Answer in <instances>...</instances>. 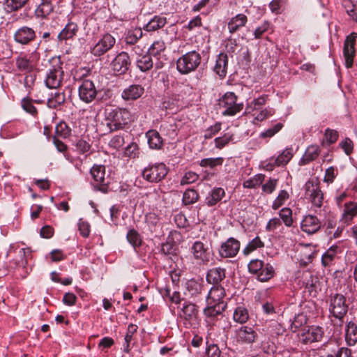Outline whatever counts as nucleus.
<instances>
[{
    "instance_id": "46",
    "label": "nucleus",
    "mask_w": 357,
    "mask_h": 357,
    "mask_svg": "<svg viewBox=\"0 0 357 357\" xmlns=\"http://www.w3.org/2000/svg\"><path fill=\"white\" fill-rule=\"evenodd\" d=\"M248 312L243 306H238L234 310L233 319L236 322L244 324L248 320Z\"/></svg>"
},
{
    "instance_id": "33",
    "label": "nucleus",
    "mask_w": 357,
    "mask_h": 357,
    "mask_svg": "<svg viewBox=\"0 0 357 357\" xmlns=\"http://www.w3.org/2000/svg\"><path fill=\"white\" fill-rule=\"evenodd\" d=\"M53 10L54 5L52 1L41 0V3L35 10V15L37 17L45 18L52 13Z\"/></svg>"
},
{
    "instance_id": "16",
    "label": "nucleus",
    "mask_w": 357,
    "mask_h": 357,
    "mask_svg": "<svg viewBox=\"0 0 357 357\" xmlns=\"http://www.w3.org/2000/svg\"><path fill=\"white\" fill-rule=\"evenodd\" d=\"M357 38L356 33H351L347 36L344 44L343 54L345 59V66L350 68L353 66L354 57L355 55L354 45Z\"/></svg>"
},
{
    "instance_id": "45",
    "label": "nucleus",
    "mask_w": 357,
    "mask_h": 357,
    "mask_svg": "<svg viewBox=\"0 0 357 357\" xmlns=\"http://www.w3.org/2000/svg\"><path fill=\"white\" fill-rule=\"evenodd\" d=\"M71 135V128L64 121H61L55 127V135L57 137L66 139Z\"/></svg>"
},
{
    "instance_id": "56",
    "label": "nucleus",
    "mask_w": 357,
    "mask_h": 357,
    "mask_svg": "<svg viewBox=\"0 0 357 357\" xmlns=\"http://www.w3.org/2000/svg\"><path fill=\"white\" fill-rule=\"evenodd\" d=\"M307 317L303 314H298L296 315L291 324V330L296 332L297 329L307 323Z\"/></svg>"
},
{
    "instance_id": "19",
    "label": "nucleus",
    "mask_w": 357,
    "mask_h": 357,
    "mask_svg": "<svg viewBox=\"0 0 357 357\" xmlns=\"http://www.w3.org/2000/svg\"><path fill=\"white\" fill-rule=\"evenodd\" d=\"M144 93V86L141 84H133L123 90L121 98L126 101H134L141 98Z\"/></svg>"
},
{
    "instance_id": "62",
    "label": "nucleus",
    "mask_w": 357,
    "mask_h": 357,
    "mask_svg": "<svg viewBox=\"0 0 357 357\" xmlns=\"http://www.w3.org/2000/svg\"><path fill=\"white\" fill-rule=\"evenodd\" d=\"M186 289L192 294H197L201 292L202 285L195 280H190L186 282Z\"/></svg>"
},
{
    "instance_id": "63",
    "label": "nucleus",
    "mask_w": 357,
    "mask_h": 357,
    "mask_svg": "<svg viewBox=\"0 0 357 357\" xmlns=\"http://www.w3.org/2000/svg\"><path fill=\"white\" fill-rule=\"evenodd\" d=\"M338 132L335 130L327 128L325 130L324 139L328 144H334L338 139Z\"/></svg>"
},
{
    "instance_id": "27",
    "label": "nucleus",
    "mask_w": 357,
    "mask_h": 357,
    "mask_svg": "<svg viewBox=\"0 0 357 357\" xmlns=\"http://www.w3.org/2000/svg\"><path fill=\"white\" fill-rule=\"evenodd\" d=\"M228 66V56L226 54L220 53L218 54L215 64L213 68L214 72L221 78H224L227 75Z\"/></svg>"
},
{
    "instance_id": "40",
    "label": "nucleus",
    "mask_w": 357,
    "mask_h": 357,
    "mask_svg": "<svg viewBox=\"0 0 357 357\" xmlns=\"http://www.w3.org/2000/svg\"><path fill=\"white\" fill-rule=\"evenodd\" d=\"M143 36L142 29L137 27L128 31L125 42L126 45H134Z\"/></svg>"
},
{
    "instance_id": "53",
    "label": "nucleus",
    "mask_w": 357,
    "mask_h": 357,
    "mask_svg": "<svg viewBox=\"0 0 357 357\" xmlns=\"http://www.w3.org/2000/svg\"><path fill=\"white\" fill-rule=\"evenodd\" d=\"M199 174L197 173L188 171L185 172L180 181L181 185H189L195 183L199 179Z\"/></svg>"
},
{
    "instance_id": "64",
    "label": "nucleus",
    "mask_w": 357,
    "mask_h": 357,
    "mask_svg": "<svg viewBox=\"0 0 357 357\" xmlns=\"http://www.w3.org/2000/svg\"><path fill=\"white\" fill-rule=\"evenodd\" d=\"M351 350L347 347H337V350L335 354H328V357H352Z\"/></svg>"
},
{
    "instance_id": "57",
    "label": "nucleus",
    "mask_w": 357,
    "mask_h": 357,
    "mask_svg": "<svg viewBox=\"0 0 357 357\" xmlns=\"http://www.w3.org/2000/svg\"><path fill=\"white\" fill-rule=\"evenodd\" d=\"M282 127L283 124L282 123H277L272 128H268L265 131L261 132L259 137L261 138L272 137L278 133Z\"/></svg>"
},
{
    "instance_id": "6",
    "label": "nucleus",
    "mask_w": 357,
    "mask_h": 357,
    "mask_svg": "<svg viewBox=\"0 0 357 357\" xmlns=\"http://www.w3.org/2000/svg\"><path fill=\"white\" fill-rule=\"evenodd\" d=\"M168 171V168L164 163H155L146 167L142 172V176L149 182L158 183L166 177Z\"/></svg>"
},
{
    "instance_id": "37",
    "label": "nucleus",
    "mask_w": 357,
    "mask_h": 357,
    "mask_svg": "<svg viewBox=\"0 0 357 357\" xmlns=\"http://www.w3.org/2000/svg\"><path fill=\"white\" fill-rule=\"evenodd\" d=\"M29 0H3V6L6 13L15 12L23 8Z\"/></svg>"
},
{
    "instance_id": "21",
    "label": "nucleus",
    "mask_w": 357,
    "mask_h": 357,
    "mask_svg": "<svg viewBox=\"0 0 357 357\" xmlns=\"http://www.w3.org/2000/svg\"><path fill=\"white\" fill-rule=\"evenodd\" d=\"M225 196V191L220 187H214L204 199V204L208 207L215 206Z\"/></svg>"
},
{
    "instance_id": "44",
    "label": "nucleus",
    "mask_w": 357,
    "mask_h": 357,
    "mask_svg": "<svg viewBox=\"0 0 357 357\" xmlns=\"http://www.w3.org/2000/svg\"><path fill=\"white\" fill-rule=\"evenodd\" d=\"M215 146L216 148L221 149L227 146L229 143H235L234 135L231 132L225 133L222 136L216 137L214 139Z\"/></svg>"
},
{
    "instance_id": "47",
    "label": "nucleus",
    "mask_w": 357,
    "mask_h": 357,
    "mask_svg": "<svg viewBox=\"0 0 357 357\" xmlns=\"http://www.w3.org/2000/svg\"><path fill=\"white\" fill-rule=\"evenodd\" d=\"M264 246V242L261 240V238L259 236H256L250 242H249L246 247L243 250V253L245 255H248L257 248H263Z\"/></svg>"
},
{
    "instance_id": "7",
    "label": "nucleus",
    "mask_w": 357,
    "mask_h": 357,
    "mask_svg": "<svg viewBox=\"0 0 357 357\" xmlns=\"http://www.w3.org/2000/svg\"><path fill=\"white\" fill-rule=\"evenodd\" d=\"M93 178L92 185L94 190L102 193L108 192L109 178L105 177V167L101 165H94L90 170Z\"/></svg>"
},
{
    "instance_id": "49",
    "label": "nucleus",
    "mask_w": 357,
    "mask_h": 357,
    "mask_svg": "<svg viewBox=\"0 0 357 357\" xmlns=\"http://www.w3.org/2000/svg\"><path fill=\"white\" fill-rule=\"evenodd\" d=\"M33 99L27 96L22 98L21 101V106L26 112L31 114L32 116H36L38 114V110L33 105Z\"/></svg>"
},
{
    "instance_id": "54",
    "label": "nucleus",
    "mask_w": 357,
    "mask_h": 357,
    "mask_svg": "<svg viewBox=\"0 0 357 357\" xmlns=\"http://www.w3.org/2000/svg\"><path fill=\"white\" fill-rule=\"evenodd\" d=\"M289 197V193L286 190H280L278 197L273 202V209L276 210L279 208L281 206H282L284 204L285 201L288 199Z\"/></svg>"
},
{
    "instance_id": "8",
    "label": "nucleus",
    "mask_w": 357,
    "mask_h": 357,
    "mask_svg": "<svg viewBox=\"0 0 357 357\" xmlns=\"http://www.w3.org/2000/svg\"><path fill=\"white\" fill-rule=\"evenodd\" d=\"M323 328L317 326H311L303 328L298 333V340L304 344H310L321 342L324 337Z\"/></svg>"
},
{
    "instance_id": "25",
    "label": "nucleus",
    "mask_w": 357,
    "mask_h": 357,
    "mask_svg": "<svg viewBox=\"0 0 357 357\" xmlns=\"http://www.w3.org/2000/svg\"><path fill=\"white\" fill-rule=\"evenodd\" d=\"M248 22V17L243 13L237 14L231 17L227 24L229 32L231 33H236L241 28L245 26Z\"/></svg>"
},
{
    "instance_id": "5",
    "label": "nucleus",
    "mask_w": 357,
    "mask_h": 357,
    "mask_svg": "<svg viewBox=\"0 0 357 357\" xmlns=\"http://www.w3.org/2000/svg\"><path fill=\"white\" fill-rule=\"evenodd\" d=\"M304 188L305 197L310 200L312 205L316 208H321L324 202V193L318 179L308 180L305 183Z\"/></svg>"
},
{
    "instance_id": "3",
    "label": "nucleus",
    "mask_w": 357,
    "mask_h": 357,
    "mask_svg": "<svg viewBox=\"0 0 357 357\" xmlns=\"http://www.w3.org/2000/svg\"><path fill=\"white\" fill-rule=\"evenodd\" d=\"M238 98L231 91L226 92L220 98V106L223 109V116H233L240 112L244 107L242 102H238Z\"/></svg>"
},
{
    "instance_id": "23",
    "label": "nucleus",
    "mask_w": 357,
    "mask_h": 357,
    "mask_svg": "<svg viewBox=\"0 0 357 357\" xmlns=\"http://www.w3.org/2000/svg\"><path fill=\"white\" fill-rule=\"evenodd\" d=\"M226 277V270L221 267L209 269L206 274V281L209 284L218 285Z\"/></svg>"
},
{
    "instance_id": "31",
    "label": "nucleus",
    "mask_w": 357,
    "mask_h": 357,
    "mask_svg": "<svg viewBox=\"0 0 357 357\" xmlns=\"http://www.w3.org/2000/svg\"><path fill=\"white\" fill-rule=\"evenodd\" d=\"M151 55L149 53L146 54H139L135 60L136 66L142 72H146L151 70L153 66V61Z\"/></svg>"
},
{
    "instance_id": "20",
    "label": "nucleus",
    "mask_w": 357,
    "mask_h": 357,
    "mask_svg": "<svg viewBox=\"0 0 357 357\" xmlns=\"http://www.w3.org/2000/svg\"><path fill=\"white\" fill-rule=\"evenodd\" d=\"M227 307L226 303H217L208 304V306L204 310V314L211 320H218L224 316L222 312Z\"/></svg>"
},
{
    "instance_id": "58",
    "label": "nucleus",
    "mask_w": 357,
    "mask_h": 357,
    "mask_svg": "<svg viewBox=\"0 0 357 357\" xmlns=\"http://www.w3.org/2000/svg\"><path fill=\"white\" fill-rule=\"evenodd\" d=\"M222 161H223V159L222 158H204V159L201 160V161L199 162V165L202 167H209L211 168H213L217 165H221Z\"/></svg>"
},
{
    "instance_id": "61",
    "label": "nucleus",
    "mask_w": 357,
    "mask_h": 357,
    "mask_svg": "<svg viewBox=\"0 0 357 357\" xmlns=\"http://www.w3.org/2000/svg\"><path fill=\"white\" fill-rule=\"evenodd\" d=\"M264 263L263 261L259 259H252L248 264L249 272L253 274H257L264 267Z\"/></svg>"
},
{
    "instance_id": "9",
    "label": "nucleus",
    "mask_w": 357,
    "mask_h": 357,
    "mask_svg": "<svg viewBox=\"0 0 357 357\" xmlns=\"http://www.w3.org/2000/svg\"><path fill=\"white\" fill-rule=\"evenodd\" d=\"M78 95L79 99L85 103H91L96 99L98 91L95 84L90 79L82 80L78 87Z\"/></svg>"
},
{
    "instance_id": "35",
    "label": "nucleus",
    "mask_w": 357,
    "mask_h": 357,
    "mask_svg": "<svg viewBox=\"0 0 357 357\" xmlns=\"http://www.w3.org/2000/svg\"><path fill=\"white\" fill-rule=\"evenodd\" d=\"M15 65L17 68L22 72H31L33 70L34 66L30 59L26 55L20 54L15 59Z\"/></svg>"
},
{
    "instance_id": "26",
    "label": "nucleus",
    "mask_w": 357,
    "mask_h": 357,
    "mask_svg": "<svg viewBox=\"0 0 357 357\" xmlns=\"http://www.w3.org/2000/svg\"><path fill=\"white\" fill-rule=\"evenodd\" d=\"M225 296V290L220 285H213L208 292L207 297L208 304L225 303L222 299Z\"/></svg>"
},
{
    "instance_id": "13",
    "label": "nucleus",
    "mask_w": 357,
    "mask_h": 357,
    "mask_svg": "<svg viewBox=\"0 0 357 357\" xmlns=\"http://www.w3.org/2000/svg\"><path fill=\"white\" fill-rule=\"evenodd\" d=\"M130 65V56L126 52L118 54L111 63L112 70L118 75L126 74L129 70Z\"/></svg>"
},
{
    "instance_id": "39",
    "label": "nucleus",
    "mask_w": 357,
    "mask_h": 357,
    "mask_svg": "<svg viewBox=\"0 0 357 357\" xmlns=\"http://www.w3.org/2000/svg\"><path fill=\"white\" fill-rule=\"evenodd\" d=\"M199 198V195L196 190L188 188L183 194L182 202L184 205H192L196 203Z\"/></svg>"
},
{
    "instance_id": "32",
    "label": "nucleus",
    "mask_w": 357,
    "mask_h": 357,
    "mask_svg": "<svg viewBox=\"0 0 357 357\" xmlns=\"http://www.w3.org/2000/svg\"><path fill=\"white\" fill-rule=\"evenodd\" d=\"M341 250L337 245L331 246L321 257V264L326 267L330 266L333 264L337 253L340 252Z\"/></svg>"
},
{
    "instance_id": "1",
    "label": "nucleus",
    "mask_w": 357,
    "mask_h": 357,
    "mask_svg": "<svg viewBox=\"0 0 357 357\" xmlns=\"http://www.w3.org/2000/svg\"><path fill=\"white\" fill-rule=\"evenodd\" d=\"M130 113L125 108L106 109L105 119L109 132L117 131L127 124Z\"/></svg>"
},
{
    "instance_id": "51",
    "label": "nucleus",
    "mask_w": 357,
    "mask_h": 357,
    "mask_svg": "<svg viewBox=\"0 0 357 357\" xmlns=\"http://www.w3.org/2000/svg\"><path fill=\"white\" fill-rule=\"evenodd\" d=\"M166 48L165 43L162 40L155 41L148 50V53L154 56H158Z\"/></svg>"
},
{
    "instance_id": "30",
    "label": "nucleus",
    "mask_w": 357,
    "mask_h": 357,
    "mask_svg": "<svg viewBox=\"0 0 357 357\" xmlns=\"http://www.w3.org/2000/svg\"><path fill=\"white\" fill-rule=\"evenodd\" d=\"M149 146L152 149H160L163 146V140L159 132L155 130H149L146 133Z\"/></svg>"
},
{
    "instance_id": "50",
    "label": "nucleus",
    "mask_w": 357,
    "mask_h": 357,
    "mask_svg": "<svg viewBox=\"0 0 357 357\" xmlns=\"http://www.w3.org/2000/svg\"><path fill=\"white\" fill-rule=\"evenodd\" d=\"M280 220H282L285 226L290 227L293 225L292 211L290 208L284 207L279 213Z\"/></svg>"
},
{
    "instance_id": "2",
    "label": "nucleus",
    "mask_w": 357,
    "mask_h": 357,
    "mask_svg": "<svg viewBox=\"0 0 357 357\" xmlns=\"http://www.w3.org/2000/svg\"><path fill=\"white\" fill-rule=\"evenodd\" d=\"M202 56L195 50L187 52L179 57L176 61V68L182 75L195 71L200 65Z\"/></svg>"
},
{
    "instance_id": "41",
    "label": "nucleus",
    "mask_w": 357,
    "mask_h": 357,
    "mask_svg": "<svg viewBox=\"0 0 357 357\" xmlns=\"http://www.w3.org/2000/svg\"><path fill=\"white\" fill-rule=\"evenodd\" d=\"M66 96L63 92H56L47 100V106L52 109H56L65 102Z\"/></svg>"
},
{
    "instance_id": "18",
    "label": "nucleus",
    "mask_w": 357,
    "mask_h": 357,
    "mask_svg": "<svg viewBox=\"0 0 357 357\" xmlns=\"http://www.w3.org/2000/svg\"><path fill=\"white\" fill-rule=\"evenodd\" d=\"M322 224L317 216L313 215H305L301 222V230L307 234L317 233L321 227Z\"/></svg>"
},
{
    "instance_id": "42",
    "label": "nucleus",
    "mask_w": 357,
    "mask_h": 357,
    "mask_svg": "<svg viewBox=\"0 0 357 357\" xmlns=\"http://www.w3.org/2000/svg\"><path fill=\"white\" fill-rule=\"evenodd\" d=\"M141 155V151L139 145L136 142H131L126 146L123 155L129 158L130 159L139 158Z\"/></svg>"
},
{
    "instance_id": "4",
    "label": "nucleus",
    "mask_w": 357,
    "mask_h": 357,
    "mask_svg": "<svg viewBox=\"0 0 357 357\" xmlns=\"http://www.w3.org/2000/svg\"><path fill=\"white\" fill-rule=\"evenodd\" d=\"M348 311L346 298L340 294H335L330 296L329 312L331 314L338 319L340 326H342L343 319Z\"/></svg>"
},
{
    "instance_id": "24",
    "label": "nucleus",
    "mask_w": 357,
    "mask_h": 357,
    "mask_svg": "<svg viewBox=\"0 0 357 357\" xmlns=\"http://www.w3.org/2000/svg\"><path fill=\"white\" fill-rule=\"evenodd\" d=\"M343 206L342 220L348 225L351 224L354 218L357 215V202H347Z\"/></svg>"
},
{
    "instance_id": "12",
    "label": "nucleus",
    "mask_w": 357,
    "mask_h": 357,
    "mask_svg": "<svg viewBox=\"0 0 357 357\" xmlns=\"http://www.w3.org/2000/svg\"><path fill=\"white\" fill-rule=\"evenodd\" d=\"M191 252L194 259L199 265H207L211 259V252L208 248L200 241H195L191 247Z\"/></svg>"
},
{
    "instance_id": "15",
    "label": "nucleus",
    "mask_w": 357,
    "mask_h": 357,
    "mask_svg": "<svg viewBox=\"0 0 357 357\" xmlns=\"http://www.w3.org/2000/svg\"><path fill=\"white\" fill-rule=\"evenodd\" d=\"M241 243L237 239L230 237L222 243L218 250L219 255L223 258H231L236 256L240 250Z\"/></svg>"
},
{
    "instance_id": "38",
    "label": "nucleus",
    "mask_w": 357,
    "mask_h": 357,
    "mask_svg": "<svg viewBox=\"0 0 357 357\" xmlns=\"http://www.w3.org/2000/svg\"><path fill=\"white\" fill-rule=\"evenodd\" d=\"M292 148L285 149L277 158H275L273 162L277 167L286 165L293 157Z\"/></svg>"
},
{
    "instance_id": "48",
    "label": "nucleus",
    "mask_w": 357,
    "mask_h": 357,
    "mask_svg": "<svg viewBox=\"0 0 357 357\" xmlns=\"http://www.w3.org/2000/svg\"><path fill=\"white\" fill-rule=\"evenodd\" d=\"M128 241L136 249L142 244V238L137 230L135 229H130L126 236Z\"/></svg>"
},
{
    "instance_id": "17",
    "label": "nucleus",
    "mask_w": 357,
    "mask_h": 357,
    "mask_svg": "<svg viewBox=\"0 0 357 357\" xmlns=\"http://www.w3.org/2000/svg\"><path fill=\"white\" fill-rule=\"evenodd\" d=\"M63 71L59 66L50 69L45 79V84L50 89H56L61 84Z\"/></svg>"
},
{
    "instance_id": "59",
    "label": "nucleus",
    "mask_w": 357,
    "mask_h": 357,
    "mask_svg": "<svg viewBox=\"0 0 357 357\" xmlns=\"http://www.w3.org/2000/svg\"><path fill=\"white\" fill-rule=\"evenodd\" d=\"M337 174V169L331 166L326 169L324 181L328 184H331L333 183Z\"/></svg>"
},
{
    "instance_id": "28",
    "label": "nucleus",
    "mask_w": 357,
    "mask_h": 357,
    "mask_svg": "<svg viewBox=\"0 0 357 357\" xmlns=\"http://www.w3.org/2000/svg\"><path fill=\"white\" fill-rule=\"evenodd\" d=\"M167 18L162 15H155L149 22L143 26L146 31L151 32L157 31L165 26Z\"/></svg>"
},
{
    "instance_id": "60",
    "label": "nucleus",
    "mask_w": 357,
    "mask_h": 357,
    "mask_svg": "<svg viewBox=\"0 0 357 357\" xmlns=\"http://www.w3.org/2000/svg\"><path fill=\"white\" fill-rule=\"evenodd\" d=\"M347 13L352 17V19L357 22V5L353 3L350 1H346L344 3Z\"/></svg>"
},
{
    "instance_id": "52",
    "label": "nucleus",
    "mask_w": 357,
    "mask_h": 357,
    "mask_svg": "<svg viewBox=\"0 0 357 357\" xmlns=\"http://www.w3.org/2000/svg\"><path fill=\"white\" fill-rule=\"evenodd\" d=\"M266 98L264 96H261L257 98L252 100L247 106V109L250 112V111L254 110H261L263 106L266 104Z\"/></svg>"
},
{
    "instance_id": "10",
    "label": "nucleus",
    "mask_w": 357,
    "mask_h": 357,
    "mask_svg": "<svg viewBox=\"0 0 357 357\" xmlns=\"http://www.w3.org/2000/svg\"><path fill=\"white\" fill-rule=\"evenodd\" d=\"M36 38V31L28 26H22L17 29L13 35L14 41L22 45L28 46Z\"/></svg>"
},
{
    "instance_id": "11",
    "label": "nucleus",
    "mask_w": 357,
    "mask_h": 357,
    "mask_svg": "<svg viewBox=\"0 0 357 357\" xmlns=\"http://www.w3.org/2000/svg\"><path fill=\"white\" fill-rule=\"evenodd\" d=\"M115 43V38L110 33H105L91 48V53L95 56H100L109 51Z\"/></svg>"
},
{
    "instance_id": "36",
    "label": "nucleus",
    "mask_w": 357,
    "mask_h": 357,
    "mask_svg": "<svg viewBox=\"0 0 357 357\" xmlns=\"http://www.w3.org/2000/svg\"><path fill=\"white\" fill-rule=\"evenodd\" d=\"M181 311L182 314L181 316L184 319L190 321L196 317L198 310L196 305L192 303L185 302L183 304Z\"/></svg>"
},
{
    "instance_id": "14",
    "label": "nucleus",
    "mask_w": 357,
    "mask_h": 357,
    "mask_svg": "<svg viewBox=\"0 0 357 357\" xmlns=\"http://www.w3.org/2000/svg\"><path fill=\"white\" fill-rule=\"evenodd\" d=\"M235 335L237 342L242 344H251L258 337L254 328L248 326H243L236 330Z\"/></svg>"
},
{
    "instance_id": "29",
    "label": "nucleus",
    "mask_w": 357,
    "mask_h": 357,
    "mask_svg": "<svg viewBox=\"0 0 357 357\" xmlns=\"http://www.w3.org/2000/svg\"><path fill=\"white\" fill-rule=\"evenodd\" d=\"M319 153L320 149L318 146L312 145L308 146L298 162L299 165H305L316 160Z\"/></svg>"
},
{
    "instance_id": "43",
    "label": "nucleus",
    "mask_w": 357,
    "mask_h": 357,
    "mask_svg": "<svg viewBox=\"0 0 357 357\" xmlns=\"http://www.w3.org/2000/svg\"><path fill=\"white\" fill-rule=\"evenodd\" d=\"M275 271L272 265L266 264L257 273V279L261 282H266L274 275Z\"/></svg>"
},
{
    "instance_id": "55",
    "label": "nucleus",
    "mask_w": 357,
    "mask_h": 357,
    "mask_svg": "<svg viewBox=\"0 0 357 357\" xmlns=\"http://www.w3.org/2000/svg\"><path fill=\"white\" fill-rule=\"evenodd\" d=\"M263 179L264 176L261 174H258L253 178L244 181L243 185L245 188H256L262 183Z\"/></svg>"
},
{
    "instance_id": "22",
    "label": "nucleus",
    "mask_w": 357,
    "mask_h": 357,
    "mask_svg": "<svg viewBox=\"0 0 357 357\" xmlns=\"http://www.w3.org/2000/svg\"><path fill=\"white\" fill-rule=\"evenodd\" d=\"M79 27L75 22H70L66 24L63 29L57 35V39L59 42L73 39L78 32Z\"/></svg>"
},
{
    "instance_id": "34",
    "label": "nucleus",
    "mask_w": 357,
    "mask_h": 357,
    "mask_svg": "<svg viewBox=\"0 0 357 357\" xmlns=\"http://www.w3.org/2000/svg\"><path fill=\"white\" fill-rule=\"evenodd\" d=\"M345 340L349 346L357 343V325L352 321L348 322L346 326Z\"/></svg>"
}]
</instances>
